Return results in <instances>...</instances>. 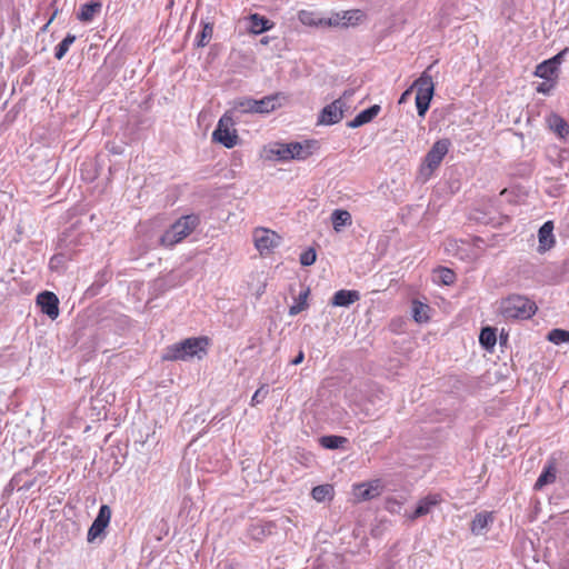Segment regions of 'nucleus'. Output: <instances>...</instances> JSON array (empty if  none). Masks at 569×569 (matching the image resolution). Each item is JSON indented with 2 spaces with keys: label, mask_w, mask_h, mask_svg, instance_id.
<instances>
[{
  "label": "nucleus",
  "mask_w": 569,
  "mask_h": 569,
  "mask_svg": "<svg viewBox=\"0 0 569 569\" xmlns=\"http://www.w3.org/2000/svg\"><path fill=\"white\" fill-rule=\"evenodd\" d=\"M208 338H188L180 342L168 346L162 355L163 360L177 361V360H189L193 357L199 359L206 355V348L208 346Z\"/></svg>",
  "instance_id": "obj_1"
},
{
  "label": "nucleus",
  "mask_w": 569,
  "mask_h": 569,
  "mask_svg": "<svg viewBox=\"0 0 569 569\" xmlns=\"http://www.w3.org/2000/svg\"><path fill=\"white\" fill-rule=\"evenodd\" d=\"M199 218L196 214H188L179 218L168 228L159 239L160 246L173 248L177 243L187 238L198 226Z\"/></svg>",
  "instance_id": "obj_2"
},
{
  "label": "nucleus",
  "mask_w": 569,
  "mask_h": 569,
  "mask_svg": "<svg viewBox=\"0 0 569 569\" xmlns=\"http://www.w3.org/2000/svg\"><path fill=\"white\" fill-rule=\"evenodd\" d=\"M537 307L533 301L527 297L512 295L500 302L499 311L501 316L509 319H529L536 313Z\"/></svg>",
  "instance_id": "obj_3"
},
{
  "label": "nucleus",
  "mask_w": 569,
  "mask_h": 569,
  "mask_svg": "<svg viewBox=\"0 0 569 569\" xmlns=\"http://www.w3.org/2000/svg\"><path fill=\"white\" fill-rule=\"evenodd\" d=\"M432 67L433 64H430L412 84V89L417 90V112L418 116L422 118L426 116L435 93V83L431 74L429 73Z\"/></svg>",
  "instance_id": "obj_4"
},
{
  "label": "nucleus",
  "mask_w": 569,
  "mask_h": 569,
  "mask_svg": "<svg viewBox=\"0 0 569 569\" xmlns=\"http://www.w3.org/2000/svg\"><path fill=\"white\" fill-rule=\"evenodd\" d=\"M450 146L449 139H440L432 144L419 169V177L423 182L431 178L433 171L440 166L448 153Z\"/></svg>",
  "instance_id": "obj_5"
},
{
  "label": "nucleus",
  "mask_w": 569,
  "mask_h": 569,
  "mask_svg": "<svg viewBox=\"0 0 569 569\" xmlns=\"http://www.w3.org/2000/svg\"><path fill=\"white\" fill-rule=\"evenodd\" d=\"M353 93V89L346 90L340 98L327 104L319 114L318 124L331 126L338 123L345 113L350 110L347 102Z\"/></svg>",
  "instance_id": "obj_6"
},
{
  "label": "nucleus",
  "mask_w": 569,
  "mask_h": 569,
  "mask_svg": "<svg viewBox=\"0 0 569 569\" xmlns=\"http://www.w3.org/2000/svg\"><path fill=\"white\" fill-rule=\"evenodd\" d=\"M234 121L232 117L226 112L218 121L212 132V140L219 142L223 147L231 149L238 143L237 130L233 128Z\"/></svg>",
  "instance_id": "obj_7"
},
{
  "label": "nucleus",
  "mask_w": 569,
  "mask_h": 569,
  "mask_svg": "<svg viewBox=\"0 0 569 569\" xmlns=\"http://www.w3.org/2000/svg\"><path fill=\"white\" fill-rule=\"evenodd\" d=\"M253 241L257 250L261 253H269L280 244L281 237L269 229L257 228L253 232Z\"/></svg>",
  "instance_id": "obj_8"
},
{
  "label": "nucleus",
  "mask_w": 569,
  "mask_h": 569,
  "mask_svg": "<svg viewBox=\"0 0 569 569\" xmlns=\"http://www.w3.org/2000/svg\"><path fill=\"white\" fill-rule=\"evenodd\" d=\"M383 485L380 479L370 482L356 483L352 486V495L358 501L371 500L382 492Z\"/></svg>",
  "instance_id": "obj_9"
},
{
  "label": "nucleus",
  "mask_w": 569,
  "mask_h": 569,
  "mask_svg": "<svg viewBox=\"0 0 569 569\" xmlns=\"http://www.w3.org/2000/svg\"><path fill=\"white\" fill-rule=\"evenodd\" d=\"M110 507L107 505L100 506L98 515L88 530L87 540L89 542H93L99 536L103 533L104 529L110 522Z\"/></svg>",
  "instance_id": "obj_10"
},
{
  "label": "nucleus",
  "mask_w": 569,
  "mask_h": 569,
  "mask_svg": "<svg viewBox=\"0 0 569 569\" xmlns=\"http://www.w3.org/2000/svg\"><path fill=\"white\" fill-rule=\"evenodd\" d=\"M37 303L41 311L54 320L59 316V299L51 291H42L37 296Z\"/></svg>",
  "instance_id": "obj_11"
},
{
  "label": "nucleus",
  "mask_w": 569,
  "mask_h": 569,
  "mask_svg": "<svg viewBox=\"0 0 569 569\" xmlns=\"http://www.w3.org/2000/svg\"><path fill=\"white\" fill-rule=\"evenodd\" d=\"M441 502V497L437 493L428 495L420 499L412 513L408 515L410 520H416L432 511V509Z\"/></svg>",
  "instance_id": "obj_12"
},
{
  "label": "nucleus",
  "mask_w": 569,
  "mask_h": 569,
  "mask_svg": "<svg viewBox=\"0 0 569 569\" xmlns=\"http://www.w3.org/2000/svg\"><path fill=\"white\" fill-rule=\"evenodd\" d=\"M495 517L493 512L490 511H481L476 513L473 517L471 523H470V531L475 536H481L487 533L490 526L493 523Z\"/></svg>",
  "instance_id": "obj_13"
},
{
  "label": "nucleus",
  "mask_w": 569,
  "mask_h": 569,
  "mask_svg": "<svg viewBox=\"0 0 569 569\" xmlns=\"http://www.w3.org/2000/svg\"><path fill=\"white\" fill-rule=\"evenodd\" d=\"M547 127L552 131L559 139L566 140L569 137V124L558 113H550L546 118Z\"/></svg>",
  "instance_id": "obj_14"
},
{
  "label": "nucleus",
  "mask_w": 569,
  "mask_h": 569,
  "mask_svg": "<svg viewBox=\"0 0 569 569\" xmlns=\"http://www.w3.org/2000/svg\"><path fill=\"white\" fill-rule=\"evenodd\" d=\"M538 251L540 253L548 251L555 246V236H553V222L546 221L538 231Z\"/></svg>",
  "instance_id": "obj_15"
},
{
  "label": "nucleus",
  "mask_w": 569,
  "mask_h": 569,
  "mask_svg": "<svg viewBox=\"0 0 569 569\" xmlns=\"http://www.w3.org/2000/svg\"><path fill=\"white\" fill-rule=\"evenodd\" d=\"M380 106L379 104H372L371 107L362 110L360 113H358L351 121L347 123L349 128H359L366 123H369L372 121L378 113L380 112Z\"/></svg>",
  "instance_id": "obj_16"
},
{
  "label": "nucleus",
  "mask_w": 569,
  "mask_h": 569,
  "mask_svg": "<svg viewBox=\"0 0 569 569\" xmlns=\"http://www.w3.org/2000/svg\"><path fill=\"white\" fill-rule=\"evenodd\" d=\"M312 141L303 142H290V156L291 160H305L312 153Z\"/></svg>",
  "instance_id": "obj_17"
},
{
  "label": "nucleus",
  "mask_w": 569,
  "mask_h": 569,
  "mask_svg": "<svg viewBox=\"0 0 569 569\" xmlns=\"http://www.w3.org/2000/svg\"><path fill=\"white\" fill-rule=\"evenodd\" d=\"M360 295L356 290H339L337 291L331 300V303L337 307H349L357 300H359Z\"/></svg>",
  "instance_id": "obj_18"
},
{
  "label": "nucleus",
  "mask_w": 569,
  "mask_h": 569,
  "mask_svg": "<svg viewBox=\"0 0 569 569\" xmlns=\"http://www.w3.org/2000/svg\"><path fill=\"white\" fill-rule=\"evenodd\" d=\"M101 3L99 1H89L80 7L78 12V19L82 22H90L97 13L101 10Z\"/></svg>",
  "instance_id": "obj_19"
},
{
  "label": "nucleus",
  "mask_w": 569,
  "mask_h": 569,
  "mask_svg": "<svg viewBox=\"0 0 569 569\" xmlns=\"http://www.w3.org/2000/svg\"><path fill=\"white\" fill-rule=\"evenodd\" d=\"M331 221L335 231L340 232L342 228L352 223V218L349 211L342 209H336L331 213Z\"/></svg>",
  "instance_id": "obj_20"
},
{
  "label": "nucleus",
  "mask_w": 569,
  "mask_h": 569,
  "mask_svg": "<svg viewBox=\"0 0 569 569\" xmlns=\"http://www.w3.org/2000/svg\"><path fill=\"white\" fill-rule=\"evenodd\" d=\"M272 23L264 17L253 13L250 16V31L254 34H260L270 30Z\"/></svg>",
  "instance_id": "obj_21"
},
{
  "label": "nucleus",
  "mask_w": 569,
  "mask_h": 569,
  "mask_svg": "<svg viewBox=\"0 0 569 569\" xmlns=\"http://www.w3.org/2000/svg\"><path fill=\"white\" fill-rule=\"evenodd\" d=\"M348 442L349 441L346 437L337 436V435L322 436L319 439V443L321 445V447H323L326 449H330V450L345 448V446Z\"/></svg>",
  "instance_id": "obj_22"
},
{
  "label": "nucleus",
  "mask_w": 569,
  "mask_h": 569,
  "mask_svg": "<svg viewBox=\"0 0 569 569\" xmlns=\"http://www.w3.org/2000/svg\"><path fill=\"white\" fill-rule=\"evenodd\" d=\"M497 342L496 329L491 327H485L481 329L479 335V343L488 351L492 350Z\"/></svg>",
  "instance_id": "obj_23"
},
{
  "label": "nucleus",
  "mask_w": 569,
  "mask_h": 569,
  "mask_svg": "<svg viewBox=\"0 0 569 569\" xmlns=\"http://www.w3.org/2000/svg\"><path fill=\"white\" fill-rule=\"evenodd\" d=\"M555 480H556V469L550 463V465L546 466L543 468V470L541 471L540 476L538 477V479L535 483V489L541 490L545 486L552 483Z\"/></svg>",
  "instance_id": "obj_24"
},
{
  "label": "nucleus",
  "mask_w": 569,
  "mask_h": 569,
  "mask_svg": "<svg viewBox=\"0 0 569 569\" xmlns=\"http://www.w3.org/2000/svg\"><path fill=\"white\" fill-rule=\"evenodd\" d=\"M535 74L547 81H552L557 78L558 70L548 60H545L536 67Z\"/></svg>",
  "instance_id": "obj_25"
},
{
  "label": "nucleus",
  "mask_w": 569,
  "mask_h": 569,
  "mask_svg": "<svg viewBox=\"0 0 569 569\" xmlns=\"http://www.w3.org/2000/svg\"><path fill=\"white\" fill-rule=\"evenodd\" d=\"M412 317L416 322L423 323L429 320V306L415 300L411 308Z\"/></svg>",
  "instance_id": "obj_26"
},
{
  "label": "nucleus",
  "mask_w": 569,
  "mask_h": 569,
  "mask_svg": "<svg viewBox=\"0 0 569 569\" xmlns=\"http://www.w3.org/2000/svg\"><path fill=\"white\" fill-rule=\"evenodd\" d=\"M332 495H333V487L331 485L316 486L311 491L312 498L318 502H322L328 499H331Z\"/></svg>",
  "instance_id": "obj_27"
},
{
  "label": "nucleus",
  "mask_w": 569,
  "mask_h": 569,
  "mask_svg": "<svg viewBox=\"0 0 569 569\" xmlns=\"http://www.w3.org/2000/svg\"><path fill=\"white\" fill-rule=\"evenodd\" d=\"M308 295H309V289H307L305 291H301L298 295V297L295 299L293 305L289 309V315L290 316H296V315L300 313L301 311H303L305 309H307V307H308V302H307Z\"/></svg>",
  "instance_id": "obj_28"
},
{
  "label": "nucleus",
  "mask_w": 569,
  "mask_h": 569,
  "mask_svg": "<svg viewBox=\"0 0 569 569\" xmlns=\"http://www.w3.org/2000/svg\"><path fill=\"white\" fill-rule=\"evenodd\" d=\"M277 99H278L277 96H268L260 100H257V102H254V104H257L256 112L257 113H268L270 111H273L277 107L276 106Z\"/></svg>",
  "instance_id": "obj_29"
},
{
  "label": "nucleus",
  "mask_w": 569,
  "mask_h": 569,
  "mask_svg": "<svg viewBox=\"0 0 569 569\" xmlns=\"http://www.w3.org/2000/svg\"><path fill=\"white\" fill-rule=\"evenodd\" d=\"M76 41V36L68 33L63 40L56 47L54 57L60 60L68 52L70 46Z\"/></svg>",
  "instance_id": "obj_30"
},
{
  "label": "nucleus",
  "mask_w": 569,
  "mask_h": 569,
  "mask_svg": "<svg viewBox=\"0 0 569 569\" xmlns=\"http://www.w3.org/2000/svg\"><path fill=\"white\" fill-rule=\"evenodd\" d=\"M269 152L276 156L279 161H289L291 160L289 143H277L272 147Z\"/></svg>",
  "instance_id": "obj_31"
},
{
  "label": "nucleus",
  "mask_w": 569,
  "mask_h": 569,
  "mask_svg": "<svg viewBox=\"0 0 569 569\" xmlns=\"http://www.w3.org/2000/svg\"><path fill=\"white\" fill-rule=\"evenodd\" d=\"M213 28L210 23H203L202 30L196 38V44L198 47H204L208 44L209 40L212 38Z\"/></svg>",
  "instance_id": "obj_32"
},
{
  "label": "nucleus",
  "mask_w": 569,
  "mask_h": 569,
  "mask_svg": "<svg viewBox=\"0 0 569 569\" xmlns=\"http://www.w3.org/2000/svg\"><path fill=\"white\" fill-rule=\"evenodd\" d=\"M548 340L555 345L569 342V331L563 329H552L548 333Z\"/></svg>",
  "instance_id": "obj_33"
},
{
  "label": "nucleus",
  "mask_w": 569,
  "mask_h": 569,
  "mask_svg": "<svg viewBox=\"0 0 569 569\" xmlns=\"http://www.w3.org/2000/svg\"><path fill=\"white\" fill-rule=\"evenodd\" d=\"M342 14L337 13L328 19H319V23L321 26H329V27H347L348 22L342 21Z\"/></svg>",
  "instance_id": "obj_34"
},
{
  "label": "nucleus",
  "mask_w": 569,
  "mask_h": 569,
  "mask_svg": "<svg viewBox=\"0 0 569 569\" xmlns=\"http://www.w3.org/2000/svg\"><path fill=\"white\" fill-rule=\"evenodd\" d=\"M316 258H317V253L315 251V249L312 248H309L307 250H305L301 254H300V263L305 267H309L311 264L315 263L316 261Z\"/></svg>",
  "instance_id": "obj_35"
},
{
  "label": "nucleus",
  "mask_w": 569,
  "mask_h": 569,
  "mask_svg": "<svg viewBox=\"0 0 569 569\" xmlns=\"http://www.w3.org/2000/svg\"><path fill=\"white\" fill-rule=\"evenodd\" d=\"M268 392H269L268 386H266V385L261 386L259 389L256 390V392L251 397L250 405L252 407H254V406L261 403L266 399Z\"/></svg>",
  "instance_id": "obj_36"
},
{
  "label": "nucleus",
  "mask_w": 569,
  "mask_h": 569,
  "mask_svg": "<svg viewBox=\"0 0 569 569\" xmlns=\"http://www.w3.org/2000/svg\"><path fill=\"white\" fill-rule=\"evenodd\" d=\"M567 52H568V49H565V50L560 51L559 53H557L556 56H553L552 58L548 59V61L550 62V64L552 67H555L559 71V67L562 63L563 57Z\"/></svg>",
  "instance_id": "obj_37"
},
{
  "label": "nucleus",
  "mask_w": 569,
  "mask_h": 569,
  "mask_svg": "<svg viewBox=\"0 0 569 569\" xmlns=\"http://www.w3.org/2000/svg\"><path fill=\"white\" fill-rule=\"evenodd\" d=\"M342 19H343L342 21L348 22V26L352 24L353 20H358L359 19V11H357V10L345 11L342 13Z\"/></svg>",
  "instance_id": "obj_38"
},
{
  "label": "nucleus",
  "mask_w": 569,
  "mask_h": 569,
  "mask_svg": "<svg viewBox=\"0 0 569 569\" xmlns=\"http://www.w3.org/2000/svg\"><path fill=\"white\" fill-rule=\"evenodd\" d=\"M254 102H257V100L247 99L244 101H241L239 106L242 108L243 111L256 112L257 104H254Z\"/></svg>",
  "instance_id": "obj_39"
},
{
  "label": "nucleus",
  "mask_w": 569,
  "mask_h": 569,
  "mask_svg": "<svg viewBox=\"0 0 569 569\" xmlns=\"http://www.w3.org/2000/svg\"><path fill=\"white\" fill-rule=\"evenodd\" d=\"M441 280L445 284H450L455 280V273L449 269L441 270Z\"/></svg>",
  "instance_id": "obj_40"
},
{
  "label": "nucleus",
  "mask_w": 569,
  "mask_h": 569,
  "mask_svg": "<svg viewBox=\"0 0 569 569\" xmlns=\"http://www.w3.org/2000/svg\"><path fill=\"white\" fill-rule=\"evenodd\" d=\"M64 256L63 254H54L49 262L51 269H56L62 263Z\"/></svg>",
  "instance_id": "obj_41"
},
{
  "label": "nucleus",
  "mask_w": 569,
  "mask_h": 569,
  "mask_svg": "<svg viewBox=\"0 0 569 569\" xmlns=\"http://www.w3.org/2000/svg\"><path fill=\"white\" fill-rule=\"evenodd\" d=\"M305 359V353L302 350L298 352V355L291 360V365L297 366L301 363Z\"/></svg>",
  "instance_id": "obj_42"
},
{
  "label": "nucleus",
  "mask_w": 569,
  "mask_h": 569,
  "mask_svg": "<svg viewBox=\"0 0 569 569\" xmlns=\"http://www.w3.org/2000/svg\"><path fill=\"white\" fill-rule=\"evenodd\" d=\"M300 20H301L303 23H306V24L321 26V24L319 23V20H318V21H316V20H313V19H307V18H306V13H305V12H302V13H301V16H300Z\"/></svg>",
  "instance_id": "obj_43"
},
{
  "label": "nucleus",
  "mask_w": 569,
  "mask_h": 569,
  "mask_svg": "<svg viewBox=\"0 0 569 569\" xmlns=\"http://www.w3.org/2000/svg\"><path fill=\"white\" fill-rule=\"evenodd\" d=\"M550 88H551V84H548V83H546V82H545V83H541V84L537 88V90H538V92H541V93H548V92H549V90H550Z\"/></svg>",
  "instance_id": "obj_44"
},
{
  "label": "nucleus",
  "mask_w": 569,
  "mask_h": 569,
  "mask_svg": "<svg viewBox=\"0 0 569 569\" xmlns=\"http://www.w3.org/2000/svg\"><path fill=\"white\" fill-rule=\"evenodd\" d=\"M411 90H412V86H411L409 89H407V90L401 94L400 100H399V103L403 102V101L407 99V97L411 93Z\"/></svg>",
  "instance_id": "obj_45"
},
{
  "label": "nucleus",
  "mask_w": 569,
  "mask_h": 569,
  "mask_svg": "<svg viewBox=\"0 0 569 569\" xmlns=\"http://www.w3.org/2000/svg\"><path fill=\"white\" fill-rule=\"evenodd\" d=\"M54 17H56V12L51 16L49 21L43 26L42 31L47 30L48 26L53 21Z\"/></svg>",
  "instance_id": "obj_46"
},
{
  "label": "nucleus",
  "mask_w": 569,
  "mask_h": 569,
  "mask_svg": "<svg viewBox=\"0 0 569 569\" xmlns=\"http://www.w3.org/2000/svg\"><path fill=\"white\" fill-rule=\"evenodd\" d=\"M14 480H16V479H14V478H12V479L10 480V482L8 483V488H9L10 490H13V488H14Z\"/></svg>",
  "instance_id": "obj_47"
},
{
  "label": "nucleus",
  "mask_w": 569,
  "mask_h": 569,
  "mask_svg": "<svg viewBox=\"0 0 569 569\" xmlns=\"http://www.w3.org/2000/svg\"><path fill=\"white\" fill-rule=\"evenodd\" d=\"M261 42L267 43L268 42L267 38L262 39Z\"/></svg>",
  "instance_id": "obj_48"
},
{
  "label": "nucleus",
  "mask_w": 569,
  "mask_h": 569,
  "mask_svg": "<svg viewBox=\"0 0 569 569\" xmlns=\"http://www.w3.org/2000/svg\"><path fill=\"white\" fill-rule=\"evenodd\" d=\"M506 339H507V338H503L502 336L500 337L501 342H502V341H506Z\"/></svg>",
  "instance_id": "obj_49"
}]
</instances>
